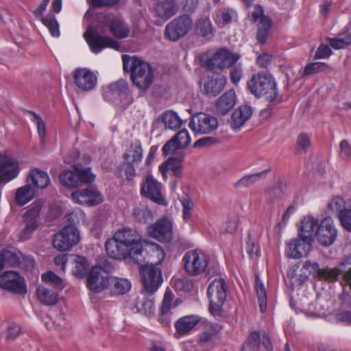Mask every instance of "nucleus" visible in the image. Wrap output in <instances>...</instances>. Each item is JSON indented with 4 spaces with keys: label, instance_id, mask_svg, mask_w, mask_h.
Returning <instances> with one entry per match:
<instances>
[{
    "label": "nucleus",
    "instance_id": "obj_28",
    "mask_svg": "<svg viewBox=\"0 0 351 351\" xmlns=\"http://www.w3.org/2000/svg\"><path fill=\"white\" fill-rule=\"evenodd\" d=\"M27 182L30 183L36 189H45L50 183V178L47 172L40 170L38 169H32L27 178Z\"/></svg>",
    "mask_w": 351,
    "mask_h": 351
},
{
    "label": "nucleus",
    "instance_id": "obj_51",
    "mask_svg": "<svg viewBox=\"0 0 351 351\" xmlns=\"http://www.w3.org/2000/svg\"><path fill=\"white\" fill-rule=\"evenodd\" d=\"M2 261L3 263V267L5 266L17 267L20 266L22 263L21 258L16 253L7 250L2 251Z\"/></svg>",
    "mask_w": 351,
    "mask_h": 351
},
{
    "label": "nucleus",
    "instance_id": "obj_44",
    "mask_svg": "<svg viewBox=\"0 0 351 351\" xmlns=\"http://www.w3.org/2000/svg\"><path fill=\"white\" fill-rule=\"evenodd\" d=\"M332 70L329 64L325 62H315L307 64L304 69L302 77L311 75L319 72H327Z\"/></svg>",
    "mask_w": 351,
    "mask_h": 351
},
{
    "label": "nucleus",
    "instance_id": "obj_46",
    "mask_svg": "<svg viewBox=\"0 0 351 351\" xmlns=\"http://www.w3.org/2000/svg\"><path fill=\"white\" fill-rule=\"evenodd\" d=\"M162 122L166 128L171 130L178 129L182 124L178 114L172 110H168L163 113Z\"/></svg>",
    "mask_w": 351,
    "mask_h": 351
},
{
    "label": "nucleus",
    "instance_id": "obj_13",
    "mask_svg": "<svg viewBox=\"0 0 351 351\" xmlns=\"http://www.w3.org/2000/svg\"><path fill=\"white\" fill-rule=\"evenodd\" d=\"M189 127L196 133L209 134L217 128L218 121L213 116L199 112L193 117Z\"/></svg>",
    "mask_w": 351,
    "mask_h": 351
},
{
    "label": "nucleus",
    "instance_id": "obj_57",
    "mask_svg": "<svg viewBox=\"0 0 351 351\" xmlns=\"http://www.w3.org/2000/svg\"><path fill=\"white\" fill-rule=\"evenodd\" d=\"M230 79L233 84L237 86L243 76V69L241 64H234L230 67Z\"/></svg>",
    "mask_w": 351,
    "mask_h": 351
},
{
    "label": "nucleus",
    "instance_id": "obj_14",
    "mask_svg": "<svg viewBox=\"0 0 351 351\" xmlns=\"http://www.w3.org/2000/svg\"><path fill=\"white\" fill-rule=\"evenodd\" d=\"M111 278L99 267H92L86 278L87 287L94 293L101 292L109 287Z\"/></svg>",
    "mask_w": 351,
    "mask_h": 351
},
{
    "label": "nucleus",
    "instance_id": "obj_61",
    "mask_svg": "<svg viewBox=\"0 0 351 351\" xmlns=\"http://www.w3.org/2000/svg\"><path fill=\"white\" fill-rule=\"evenodd\" d=\"M173 137L174 138V140L176 141L178 144L181 147V148L186 147L190 144V136L188 131L185 129L179 131Z\"/></svg>",
    "mask_w": 351,
    "mask_h": 351
},
{
    "label": "nucleus",
    "instance_id": "obj_31",
    "mask_svg": "<svg viewBox=\"0 0 351 351\" xmlns=\"http://www.w3.org/2000/svg\"><path fill=\"white\" fill-rule=\"evenodd\" d=\"M184 158L183 153L178 154L175 157L169 158L166 162H163L159 167L163 174L170 171L173 176H179L181 173L182 162Z\"/></svg>",
    "mask_w": 351,
    "mask_h": 351
},
{
    "label": "nucleus",
    "instance_id": "obj_60",
    "mask_svg": "<svg viewBox=\"0 0 351 351\" xmlns=\"http://www.w3.org/2000/svg\"><path fill=\"white\" fill-rule=\"evenodd\" d=\"M246 251L251 258H253L254 256H259L261 254L260 246L258 243H256L252 239L251 234H248Z\"/></svg>",
    "mask_w": 351,
    "mask_h": 351
},
{
    "label": "nucleus",
    "instance_id": "obj_21",
    "mask_svg": "<svg viewBox=\"0 0 351 351\" xmlns=\"http://www.w3.org/2000/svg\"><path fill=\"white\" fill-rule=\"evenodd\" d=\"M311 241L299 236L291 239L287 243V256L295 259L307 256L311 250Z\"/></svg>",
    "mask_w": 351,
    "mask_h": 351
},
{
    "label": "nucleus",
    "instance_id": "obj_39",
    "mask_svg": "<svg viewBox=\"0 0 351 351\" xmlns=\"http://www.w3.org/2000/svg\"><path fill=\"white\" fill-rule=\"evenodd\" d=\"M80 178V185L82 183L90 184L95 180V176L91 172L90 167H84L80 162L75 163L73 166Z\"/></svg>",
    "mask_w": 351,
    "mask_h": 351
},
{
    "label": "nucleus",
    "instance_id": "obj_52",
    "mask_svg": "<svg viewBox=\"0 0 351 351\" xmlns=\"http://www.w3.org/2000/svg\"><path fill=\"white\" fill-rule=\"evenodd\" d=\"M132 216L139 223H146L152 220V213L146 207H135L132 210Z\"/></svg>",
    "mask_w": 351,
    "mask_h": 351
},
{
    "label": "nucleus",
    "instance_id": "obj_50",
    "mask_svg": "<svg viewBox=\"0 0 351 351\" xmlns=\"http://www.w3.org/2000/svg\"><path fill=\"white\" fill-rule=\"evenodd\" d=\"M311 145L310 136L306 133H300L297 138L295 145L296 154H306Z\"/></svg>",
    "mask_w": 351,
    "mask_h": 351
},
{
    "label": "nucleus",
    "instance_id": "obj_47",
    "mask_svg": "<svg viewBox=\"0 0 351 351\" xmlns=\"http://www.w3.org/2000/svg\"><path fill=\"white\" fill-rule=\"evenodd\" d=\"M285 188V184L281 182H278L272 187L267 189L265 192V199L268 203H272L280 199Z\"/></svg>",
    "mask_w": 351,
    "mask_h": 351
},
{
    "label": "nucleus",
    "instance_id": "obj_20",
    "mask_svg": "<svg viewBox=\"0 0 351 351\" xmlns=\"http://www.w3.org/2000/svg\"><path fill=\"white\" fill-rule=\"evenodd\" d=\"M73 79L76 86L83 91L92 90L97 83V75L86 68L75 69L73 72Z\"/></svg>",
    "mask_w": 351,
    "mask_h": 351
},
{
    "label": "nucleus",
    "instance_id": "obj_27",
    "mask_svg": "<svg viewBox=\"0 0 351 351\" xmlns=\"http://www.w3.org/2000/svg\"><path fill=\"white\" fill-rule=\"evenodd\" d=\"M143 158V149L141 141L135 140L123 155V162L127 164H139Z\"/></svg>",
    "mask_w": 351,
    "mask_h": 351
},
{
    "label": "nucleus",
    "instance_id": "obj_34",
    "mask_svg": "<svg viewBox=\"0 0 351 351\" xmlns=\"http://www.w3.org/2000/svg\"><path fill=\"white\" fill-rule=\"evenodd\" d=\"M36 295L38 300L44 305L54 306L58 302V293L45 287H38Z\"/></svg>",
    "mask_w": 351,
    "mask_h": 351
},
{
    "label": "nucleus",
    "instance_id": "obj_11",
    "mask_svg": "<svg viewBox=\"0 0 351 351\" xmlns=\"http://www.w3.org/2000/svg\"><path fill=\"white\" fill-rule=\"evenodd\" d=\"M0 287L19 295L27 292L24 278L13 271H6L0 276Z\"/></svg>",
    "mask_w": 351,
    "mask_h": 351
},
{
    "label": "nucleus",
    "instance_id": "obj_22",
    "mask_svg": "<svg viewBox=\"0 0 351 351\" xmlns=\"http://www.w3.org/2000/svg\"><path fill=\"white\" fill-rule=\"evenodd\" d=\"M319 221L312 216H306L301 221L298 236L311 241L314 240L319 227Z\"/></svg>",
    "mask_w": 351,
    "mask_h": 351
},
{
    "label": "nucleus",
    "instance_id": "obj_12",
    "mask_svg": "<svg viewBox=\"0 0 351 351\" xmlns=\"http://www.w3.org/2000/svg\"><path fill=\"white\" fill-rule=\"evenodd\" d=\"M20 168L17 160L12 156L0 153V184H5L16 178Z\"/></svg>",
    "mask_w": 351,
    "mask_h": 351
},
{
    "label": "nucleus",
    "instance_id": "obj_15",
    "mask_svg": "<svg viewBox=\"0 0 351 351\" xmlns=\"http://www.w3.org/2000/svg\"><path fill=\"white\" fill-rule=\"evenodd\" d=\"M172 223L167 218L158 219L147 228L150 237L160 242L169 243L173 239Z\"/></svg>",
    "mask_w": 351,
    "mask_h": 351
},
{
    "label": "nucleus",
    "instance_id": "obj_24",
    "mask_svg": "<svg viewBox=\"0 0 351 351\" xmlns=\"http://www.w3.org/2000/svg\"><path fill=\"white\" fill-rule=\"evenodd\" d=\"M227 79L224 75H219L216 78L208 77L203 87L204 93L208 96L215 97L225 88Z\"/></svg>",
    "mask_w": 351,
    "mask_h": 351
},
{
    "label": "nucleus",
    "instance_id": "obj_3",
    "mask_svg": "<svg viewBox=\"0 0 351 351\" xmlns=\"http://www.w3.org/2000/svg\"><path fill=\"white\" fill-rule=\"evenodd\" d=\"M247 88L256 98L265 97L269 102L276 101L278 96L277 83L273 75L267 71L253 74L247 82Z\"/></svg>",
    "mask_w": 351,
    "mask_h": 351
},
{
    "label": "nucleus",
    "instance_id": "obj_64",
    "mask_svg": "<svg viewBox=\"0 0 351 351\" xmlns=\"http://www.w3.org/2000/svg\"><path fill=\"white\" fill-rule=\"evenodd\" d=\"M172 312L170 308H160V313L158 316V322L165 327H169L171 322Z\"/></svg>",
    "mask_w": 351,
    "mask_h": 351
},
{
    "label": "nucleus",
    "instance_id": "obj_29",
    "mask_svg": "<svg viewBox=\"0 0 351 351\" xmlns=\"http://www.w3.org/2000/svg\"><path fill=\"white\" fill-rule=\"evenodd\" d=\"M130 95L128 84L125 80H119L108 85L104 92V97H121Z\"/></svg>",
    "mask_w": 351,
    "mask_h": 351
},
{
    "label": "nucleus",
    "instance_id": "obj_55",
    "mask_svg": "<svg viewBox=\"0 0 351 351\" xmlns=\"http://www.w3.org/2000/svg\"><path fill=\"white\" fill-rule=\"evenodd\" d=\"M42 23L48 28L53 36H60L59 25L54 16L43 18Z\"/></svg>",
    "mask_w": 351,
    "mask_h": 351
},
{
    "label": "nucleus",
    "instance_id": "obj_25",
    "mask_svg": "<svg viewBox=\"0 0 351 351\" xmlns=\"http://www.w3.org/2000/svg\"><path fill=\"white\" fill-rule=\"evenodd\" d=\"M200 319V317L195 315H186L178 319L175 322L176 333L179 336L187 335L197 325Z\"/></svg>",
    "mask_w": 351,
    "mask_h": 351
},
{
    "label": "nucleus",
    "instance_id": "obj_42",
    "mask_svg": "<svg viewBox=\"0 0 351 351\" xmlns=\"http://www.w3.org/2000/svg\"><path fill=\"white\" fill-rule=\"evenodd\" d=\"M270 18H263L258 24L256 38L260 44H265L267 42L269 29L271 27Z\"/></svg>",
    "mask_w": 351,
    "mask_h": 351
},
{
    "label": "nucleus",
    "instance_id": "obj_8",
    "mask_svg": "<svg viewBox=\"0 0 351 351\" xmlns=\"http://www.w3.org/2000/svg\"><path fill=\"white\" fill-rule=\"evenodd\" d=\"M83 36L94 53H98L108 47L114 49H119L120 47L117 40L109 36L99 35L96 29L90 26L87 28Z\"/></svg>",
    "mask_w": 351,
    "mask_h": 351
},
{
    "label": "nucleus",
    "instance_id": "obj_58",
    "mask_svg": "<svg viewBox=\"0 0 351 351\" xmlns=\"http://www.w3.org/2000/svg\"><path fill=\"white\" fill-rule=\"evenodd\" d=\"M236 14V12L230 8H223L219 11L217 20L223 25L231 23L232 17Z\"/></svg>",
    "mask_w": 351,
    "mask_h": 351
},
{
    "label": "nucleus",
    "instance_id": "obj_40",
    "mask_svg": "<svg viewBox=\"0 0 351 351\" xmlns=\"http://www.w3.org/2000/svg\"><path fill=\"white\" fill-rule=\"evenodd\" d=\"M60 183L69 188H75L80 186V178L77 173L68 170L61 173L59 176Z\"/></svg>",
    "mask_w": 351,
    "mask_h": 351
},
{
    "label": "nucleus",
    "instance_id": "obj_5",
    "mask_svg": "<svg viewBox=\"0 0 351 351\" xmlns=\"http://www.w3.org/2000/svg\"><path fill=\"white\" fill-rule=\"evenodd\" d=\"M227 284L223 278L215 279L208 287L209 311L215 317L222 316V307L227 298Z\"/></svg>",
    "mask_w": 351,
    "mask_h": 351
},
{
    "label": "nucleus",
    "instance_id": "obj_30",
    "mask_svg": "<svg viewBox=\"0 0 351 351\" xmlns=\"http://www.w3.org/2000/svg\"><path fill=\"white\" fill-rule=\"evenodd\" d=\"M215 28L208 16L198 19L195 24V33L197 36L210 38L213 36Z\"/></svg>",
    "mask_w": 351,
    "mask_h": 351
},
{
    "label": "nucleus",
    "instance_id": "obj_2",
    "mask_svg": "<svg viewBox=\"0 0 351 351\" xmlns=\"http://www.w3.org/2000/svg\"><path fill=\"white\" fill-rule=\"evenodd\" d=\"M122 60L123 71L130 73L133 84L141 90H147L154 81V71L151 64L136 56L123 55Z\"/></svg>",
    "mask_w": 351,
    "mask_h": 351
},
{
    "label": "nucleus",
    "instance_id": "obj_49",
    "mask_svg": "<svg viewBox=\"0 0 351 351\" xmlns=\"http://www.w3.org/2000/svg\"><path fill=\"white\" fill-rule=\"evenodd\" d=\"M180 202L182 206V217L184 221L187 222L190 221L192 218L193 210L194 204L191 199V198L185 195L184 196L180 197Z\"/></svg>",
    "mask_w": 351,
    "mask_h": 351
},
{
    "label": "nucleus",
    "instance_id": "obj_43",
    "mask_svg": "<svg viewBox=\"0 0 351 351\" xmlns=\"http://www.w3.org/2000/svg\"><path fill=\"white\" fill-rule=\"evenodd\" d=\"M75 266L73 269V274L78 278H84L89 267L87 259L82 256H75L74 258Z\"/></svg>",
    "mask_w": 351,
    "mask_h": 351
},
{
    "label": "nucleus",
    "instance_id": "obj_62",
    "mask_svg": "<svg viewBox=\"0 0 351 351\" xmlns=\"http://www.w3.org/2000/svg\"><path fill=\"white\" fill-rule=\"evenodd\" d=\"M137 305L140 306V311H142L147 315H151L154 313V298H144L143 301H139Z\"/></svg>",
    "mask_w": 351,
    "mask_h": 351
},
{
    "label": "nucleus",
    "instance_id": "obj_45",
    "mask_svg": "<svg viewBox=\"0 0 351 351\" xmlns=\"http://www.w3.org/2000/svg\"><path fill=\"white\" fill-rule=\"evenodd\" d=\"M351 206V199H344L341 197H333L328 204V209L332 213H336L338 215L342 210Z\"/></svg>",
    "mask_w": 351,
    "mask_h": 351
},
{
    "label": "nucleus",
    "instance_id": "obj_36",
    "mask_svg": "<svg viewBox=\"0 0 351 351\" xmlns=\"http://www.w3.org/2000/svg\"><path fill=\"white\" fill-rule=\"evenodd\" d=\"M110 291L114 295H123L131 288V283L125 278L112 277L110 280Z\"/></svg>",
    "mask_w": 351,
    "mask_h": 351
},
{
    "label": "nucleus",
    "instance_id": "obj_1",
    "mask_svg": "<svg viewBox=\"0 0 351 351\" xmlns=\"http://www.w3.org/2000/svg\"><path fill=\"white\" fill-rule=\"evenodd\" d=\"M107 254L115 260L127 258L138 263L142 260L143 243L138 232L131 228L118 230L111 239L105 243Z\"/></svg>",
    "mask_w": 351,
    "mask_h": 351
},
{
    "label": "nucleus",
    "instance_id": "obj_9",
    "mask_svg": "<svg viewBox=\"0 0 351 351\" xmlns=\"http://www.w3.org/2000/svg\"><path fill=\"white\" fill-rule=\"evenodd\" d=\"M80 241V232L73 225L66 226L57 233L53 240V247L59 251L70 250Z\"/></svg>",
    "mask_w": 351,
    "mask_h": 351
},
{
    "label": "nucleus",
    "instance_id": "obj_18",
    "mask_svg": "<svg viewBox=\"0 0 351 351\" xmlns=\"http://www.w3.org/2000/svg\"><path fill=\"white\" fill-rule=\"evenodd\" d=\"M337 231L334 226L331 217L324 218L319 225L317 230V237L318 242L324 246L332 245L337 239Z\"/></svg>",
    "mask_w": 351,
    "mask_h": 351
},
{
    "label": "nucleus",
    "instance_id": "obj_54",
    "mask_svg": "<svg viewBox=\"0 0 351 351\" xmlns=\"http://www.w3.org/2000/svg\"><path fill=\"white\" fill-rule=\"evenodd\" d=\"M28 113L32 117V121L36 124L37 131L40 141H43L46 132L45 123L44 121L38 114L34 111H28Z\"/></svg>",
    "mask_w": 351,
    "mask_h": 351
},
{
    "label": "nucleus",
    "instance_id": "obj_53",
    "mask_svg": "<svg viewBox=\"0 0 351 351\" xmlns=\"http://www.w3.org/2000/svg\"><path fill=\"white\" fill-rule=\"evenodd\" d=\"M42 280L53 285L55 288L62 290L64 287L62 279L53 271H49L42 275Z\"/></svg>",
    "mask_w": 351,
    "mask_h": 351
},
{
    "label": "nucleus",
    "instance_id": "obj_35",
    "mask_svg": "<svg viewBox=\"0 0 351 351\" xmlns=\"http://www.w3.org/2000/svg\"><path fill=\"white\" fill-rule=\"evenodd\" d=\"M109 27L112 34L119 39L128 37L130 31L125 22L117 17L110 21Z\"/></svg>",
    "mask_w": 351,
    "mask_h": 351
},
{
    "label": "nucleus",
    "instance_id": "obj_59",
    "mask_svg": "<svg viewBox=\"0 0 351 351\" xmlns=\"http://www.w3.org/2000/svg\"><path fill=\"white\" fill-rule=\"evenodd\" d=\"M121 0H87L90 7L95 8H112L120 3Z\"/></svg>",
    "mask_w": 351,
    "mask_h": 351
},
{
    "label": "nucleus",
    "instance_id": "obj_23",
    "mask_svg": "<svg viewBox=\"0 0 351 351\" xmlns=\"http://www.w3.org/2000/svg\"><path fill=\"white\" fill-rule=\"evenodd\" d=\"M236 95L233 90L224 93L216 101L215 108L218 115L227 114L235 106Z\"/></svg>",
    "mask_w": 351,
    "mask_h": 351
},
{
    "label": "nucleus",
    "instance_id": "obj_38",
    "mask_svg": "<svg viewBox=\"0 0 351 351\" xmlns=\"http://www.w3.org/2000/svg\"><path fill=\"white\" fill-rule=\"evenodd\" d=\"M339 36L327 38L330 46L334 49H345L351 44V34L348 31L339 34Z\"/></svg>",
    "mask_w": 351,
    "mask_h": 351
},
{
    "label": "nucleus",
    "instance_id": "obj_32",
    "mask_svg": "<svg viewBox=\"0 0 351 351\" xmlns=\"http://www.w3.org/2000/svg\"><path fill=\"white\" fill-rule=\"evenodd\" d=\"M34 197V190L30 183L16 189L15 193V202L19 206H24L29 202Z\"/></svg>",
    "mask_w": 351,
    "mask_h": 351
},
{
    "label": "nucleus",
    "instance_id": "obj_37",
    "mask_svg": "<svg viewBox=\"0 0 351 351\" xmlns=\"http://www.w3.org/2000/svg\"><path fill=\"white\" fill-rule=\"evenodd\" d=\"M43 206V202L41 199L34 201L30 206L29 209L23 213V219L25 223H38V217L40 214V211Z\"/></svg>",
    "mask_w": 351,
    "mask_h": 351
},
{
    "label": "nucleus",
    "instance_id": "obj_17",
    "mask_svg": "<svg viewBox=\"0 0 351 351\" xmlns=\"http://www.w3.org/2000/svg\"><path fill=\"white\" fill-rule=\"evenodd\" d=\"M71 198L78 204L88 206H96L103 202L100 192L92 186L73 191L71 193Z\"/></svg>",
    "mask_w": 351,
    "mask_h": 351
},
{
    "label": "nucleus",
    "instance_id": "obj_63",
    "mask_svg": "<svg viewBox=\"0 0 351 351\" xmlns=\"http://www.w3.org/2000/svg\"><path fill=\"white\" fill-rule=\"evenodd\" d=\"M22 334L21 327L16 323H11L7 328L6 340L13 341Z\"/></svg>",
    "mask_w": 351,
    "mask_h": 351
},
{
    "label": "nucleus",
    "instance_id": "obj_16",
    "mask_svg": "<svg viewBox=\"0 0 351 351\" xmlns=\"http://www.w3.org/2000/svg\"><path fill=\"white\" fill-rule=\"evenodd\" d=\"M141 194L160 205H166L161 192V184L150 175L147 176L143 181Z\"/></svg>",
    "mask_w": 351,
    "mask_h": 351
},
{
    "label": "nucleus",
    "instance_id": "obj_4",
    "mask_svg": "<svg viewBox=\"0 0 351 351\" xmlns=\"http://www.w3.org/2000/svg\"><path fill=\"white\" fill-rule=\"evenodd\" d=\"M239 53H233L226 48L219 49L212 56L203 55L200 58L202 66L209 71L230 68L240 59Z\"/></svg>",
    "mask_w": 351,
    "mask_h": 351
},
{
    "label": "nucleus",
    "instance_id": "obj_6",
    "mask_svg": "<svg viewBox=\"0 0 351 351\" xmlns=\"http://www.w3.org/2000/svg\"><path fill=\"white\" fill-rule=\"evenodd\" d=\"M182 262L186 272L191 276H197L206 271L209 256L204 252L195 249L186 252Z\"/></svg>",
    "mask_w": 351,
    "mask_h": 351
},
{
    "label": "nucleus",
    "instance_id": "obj_48",
    "mask_svg": "<svg viewBox=\"0 0 351 351\" xmlns=\"http://www.w3.org/2000/svg\"><path fill=\"white\" fill-rule=\"evenodd\" d=\"M255 289L259 303L260 311L265 313L267 311V291L263 283L257 277L256 279Z\"/></svg>",
    "mask_w": 351,
    "mask_h": 351
},
{
    "label": "nucleus",
    "instance_id": "obj_7",
    "mask_svg": "<svg viewBox=\"0 0 351 351\" xmlns=\"http://www.w3.org/2000/svg\"><path fill=\"white\" fill-rule=\"evenodd\" d=\"M144 290L149 294L154 293L160 287L163 279L161 269L156 265H142L139 267Z\"/></svg>",
    "mask_w": 351,
    "mask_h": 351
},
{
    "label": "nucleus",
    "instance_id": "obj_41",
    "mask_svg": "<svg viewBox=\"0 0 351 351\" xmlns=\"http://www.w3.org/2000/svg\"><path fill=\"white\" fill-rule=\"evenodd\" d=\"M261 332H252L247 340L243 343L242 351H258L261 346Z\"/></svg>",
    "mask_w": 351,
    "mask_h": 351
},
{
    "label": "nucleus",
    "instance_id": "obj_19",
    "mask_svg": "<svg viewBox=\"0 0 351 351\" xmlns=\"http://www.w3.org/2000/svg\"><path fill=\"white\" fill-rule=\"evenodd\" d=\"M302 269L308 270L309 275L313 274L319 280H324L328 282L337 281L338 276L341 274L340 269L337 267L320 269L317 263H311L310 261H306L304 263Z\"/></svg>",
    "mask_w": 351,
    "mask_h": 351
},
{
    "label": "nucleus",
    "instance_id": "obj_56",
    "mask_svg": "<svg viewBox=\"0 0 351 351\" xmlns=\"http://www.w3.org/2000/svg\"><path fill=\"white\" fill-rule=\"evenodd\" d=\"M38 228V223H25V228L20 232L19 234V241H25L29 240L32 233Z\"/></svg>",
    "mask_w": 351,
    "mask_h": 351
},
{
    "label": "nucleus",
    "instance_id": "obj_10",
    "mask_svg": "<svg viewBox=\"0 0 351 351\" xmlns=\"http://www.w3.org/2000/svg\"><path fill=\"white\" fill-rule=\"evenodd\" d=\"M193 20L188 14L175 18L165 27L166 36L173 41H177L184 36L191 29Z\"/></svg>",
    "mask_w": 351,
    "mask_h": 351
},
{
    "label": "nucleus",
    "instance_id": "obj_33",
    "mask_svg": "<svg viewBox=\"0 0 351 351\" xmlns=\"http://www.w3.org/2000/svg\"><path fill=\"white\" fill-rule=\"evenodd\" d=\"M271 169L270 168L264 170L263 171L249 174L243 176L239 179L234 184L235 188H248L256 183L259 180L265 178L267 174L270 172Z\"/></svg>",
    "mask_w": 351,
    "mask_h": 351
},
{
    "label": "nucleus",
    "instance_id": "obj_26",
    "mask_svg": "<svg viewBox=\"0 0 351 351\" xmlns=\"http://www.w3.org/2000/svg\"><path fill=\"white\" fill-rule=\"evenodd\" d=\"M252 112V108L250 106H241L231 116L230 124L233 130L240 129L251 117Z\"/></svg>",
    "mask_w": 351,
    "mask_h": 351
}]
</instances>
